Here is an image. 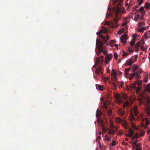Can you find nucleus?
Wrapping results in <instances>:
<instances>
[{
	"instance_id": "nucleus-1",
	"label": "nucleus",
	"mask_w": 150,
	"mask_h": 150,
	"mask_svg": "<svg viewBox=\"0 0 150 150\" xmlns=\"http://www.w3.org/2000/svg\"><path fill=\"white\" fill-rule=\"evenodd\" d=\"M115 12L117 14V16L115 18H113V20L114 22L112 21L111 23H109L108 21L105 22V25H109L110 27L112 28H117L118 25V15L119 13H125V9L123 8H120L117 7L115 10Z\"/></svg>"
},
{
	"instance_id": "nucleus-2",
	"label": "nucleus",
	"mask_w": 150,
	"mask_h": 150,
	"mask_svg": "<svg viewBox=\"0 0 150 150\" xmlns=\"http://www.w3.org/2000/svg\"><path fill=\"white\" fill-rule=\"evenodd\" d=\"M96 48L98 50L96 51V53L98 55H99L101 52H103L105 55L108 54L107 51L106 50H104L102 42L99 40L97 39L96 42Z\"/></svg>"
},
{
	"instance_id": "nucleus-3",
	"label": "nucleus",
	"mask_w": 150,
	"mask_h": 150,
	"mask_svg": "<svg viewBox=\"0 0 150 150\" xmlns=\"http://www.w3.org/2000/svg\"><path fill=\"white\" fill-rule=\"evenodd\" d=\"M138 99L139 100V105L140 106L143 103L144 105L147 106H148L150 104V97H149L143 96L140 98H139Z\"/></svg>"
},
{
	"instance_id": "nucleus-4",
	"label": "nucleus",
	"mask_w": 150,
	"mask_h": 150,
	"mask_svg": "<svg viewBox=\"0 0 150 150\" xmlns=\"http://www.w3.org/2000/svg\"><path fill=\"white\" fill-rule=\"evenodd\" d=\"M108 32L107 29L106 27H105L104 29L102 30L99 31L97 33V34L99 35V37L100 38L103 39V40L104 42H106L107 40H108L109 39V36L107 35L106 37H105L104 35H101L100 33L102 32H103L104 34H106Z\"/></svg>"
},
{
	"instance_id": "nucleus-5",
	"label": "nucleus",
	"mask_w": 150,
	"mask_h": 150,
	"mask_svg": "<svg viewBox=\"0 0 150 150\" xmlns=\"http://www.w3.org/2000/svg\"><path fill=\"white\" fill-rule=\"evenodd\" d=\"M97 122L98 123L99 126L102 128V132L105 133L107 130L108 129L105 127L103 121L101 119H97Z\"/></svg>"
},
{
	"instance_id": "nucleus-6",
	"label": "nucleus",
	"mask_w": 150,
	"mask_h": 150,
	"mask_svg": "<svg viewBox=\"0 0 150 150\" xmlns=\"http://www.w3.org/2000/svg\"><path fill=\"white\" fill-rule=\"evenodd\" d=\"M117 113L118 115L121 116H124L126 117V113L125 110L122 108H118L117 110Z\"/></svg>"
},
{
	"instance_id": "nucleus-7",
	"label": "nucleus",
	"mask_w": 150,
	"mask_h": 150,
	"mask_svg": "<svg viewBox=\"0 0 150 150\" xmlns=\"http://www.w3.org/2000/svg\"><path fill=\"white\" fill-rule=\"evenodd\" d=\"M113 94V96L115 97V98L116 99V102L118 104L121 103L122 102V100L121 95H120L118 93H114Z\"/></svg>"
},
{
	"instance_id": "nucleus-8",
	"label": "nucleus",
	"mask_w": 150,
	"mask_h": 150,
	"mask_svg": "<svg viewBox=\"0 0 150 150\" xmlns=\"http://www.w3.org/2000/svg\"><path fill=\"white\" fill-rule=\"evenodd\" d=\"M103 69L100 67H99L97 68L95 70V73L97 74L98 76H102L103 74Z\"/></svg>"
},
{
	"instance_id": "nucleus-9",
	"label": "nucleus",
	"mask_w": 150,
	"mask_h": 150,
	"mask_svg": "<svg viewBox=\"0 0 150 150\" xmlns=\"http://www.w3.org/2000/svg\"><path fill=\"white\" fill-rule=\"evenodd\" d=\"M112 57V54L111 53L107 55L105 57V62L106 64H107L108 61H110Z\"/></svg>"
},
{
	"instance_id": "nucleus-10",
	"label": "nucleus",
	"mask_w": 150,
	"mask_h": 150,
	"mask_svg": "<svg viewBox=\"0 0 150 150\" xmlns=\"http://www.w3.org/2000/svg\"><path fill=\"white\" fill-rule=\"evenodd\" d=\"M103 57L100 55V57H98L96 58L95 62L96 63H99L100 62L103 63Z\"/></svg>"
},
{
	"instance_id": "nucleus-11",
	"label": "nucleus",
	"mask_w": 150,
	"mask_h": 150,
	"mask_svg": "<svg viewBox=\"0 0 150 150\" xmlns=\"http://www.w3.org/2000/svg\"><path fill=\"white\" fill-rule=\"evenodd\" d=\"M140 11V14L143 16H144L146 12L144 10V8L143 6L141 7L140 8L137 10V12Z\"/></svg>"
},
{
	"instance_id": "nucleus-12",
	"label": "nucleus",
	"mask_w": 150,
	"mask_h": 150,
	"mask_svg": "<svg viewBox=\"0 0 150 150\" xmlns=\"http://www.w3.org/2000/svg\"><path fill=\"white\" fill-rule=\"evenodd\" d=\"M126 88L127 90H132L133 89L136 88V86L134 83L132 84L130 86H129L128 85H126Z\"/></svg>"
},
{
	"instance_id": "nucleus-13",
	"label": "nucleus",
	"mask_w": 150,
	"mask_h": 150,
	"mask_svg": "<svg viewBox=\"0 0 150 150\" xmlns=\"http://www.w3.org/2000/svg\"><path fill=\"white\" fill-rule=\"evenodd\" d=\"M127 35H124L121 36L120 38V40L122 43H123L124 44H125L127 42V41L124 40L127 38Z\"/></svg>"
},
{
	"instance_id": "nucleus-14",
	"label": "nucleus",
	"mask_w": 150,
	"mask_h": 150,
	"mask_svg": "<svg viewBox=\"0 0 150 150\" xmlns=\"http://www.w3.org/2000/svg\"><path fill=\"white\" fill-rule=\"evenodd\" d=\"M96 87L97 90L100 91H103L104 90V88L103 86L99 84H96Z\"/></svg>"
},
{
	"instance_id": "nucleus-15",
	"label": "nucleus",
	"mask_w": 150,
	"mask_h": 150,
	"mask_svg": "<svg viewBox=\"0 0 150 150\" xmlns=\"http://www.w3.org/2000/svg\"><path fill=\"white\" fill-rule=\"evenodd\" d=\"M131 113H133L135 116H137L138 113V112L136 108H134L131 110Z\"/></svg>"
},
{
	"instance_id": "nucleus-16",
	"label": "nucleus",
	"mask_w": 150,
	"mask_h": 150,
	"mask_svg": "<svg viewBox=\"0 0 150 150\" xmlns=\"http://www.w3.org/2000/svg\"><path fill=\"white\" fill-rule=\"evenodd\" d=\"M145 89L146 91L149 93H150V83L147 84L146 86Z\"/></svg>"
},
{
	"instance_id": "nucleus-17",
	"label": "nucleus",
	"mask_w": 150,
	"mask_h": 150,
	"mask_svg": "<svg viewBox=\"0 0 150 150\" xmlns=\"http://www.w3.org/2000/svg\"><path fill=\"white\" fill-rule=\"evenodd\" d=\"M134 132L131 128H129V137H131L133 136Z\"/></svg>"
},
{
	"instance_id": "nucleus-18",
	"label": "nucleus",
	"mask_w": 150,
	"mask_h": 150,
	"mask_svg": "<svg viewBox=\"0 0 150 150\" xmlns=\"http://www.w3.org/2000/svg\"><path fill=\"white\" fill-rule=\"evenodd\" d=\"M138 68V67L135 64H134L133 66H132V72L135 71Z\"/></svg>"
},
{
	"instance_id": "nucleus-19",
	"label": "nucleus",
	"mask_w": 150,
	"mask_h": 150,
	"mask_svg": "<svg viewBox=\"0 0 150 150\" xmlns=\"http://www.w3.org/2000/svg\"><path fill=\"white\" fill-rule=\"evenodd\" d=\"M136 75H137V72L132 73L131 74H130L129 76V78L130 80L133 79Z\"/></svg>"
},
{
	"instance_id": "nucleus-20",
	"label": "nucleus",
	"mask_w": 150,
	"mask_h": 150,
	"mask_svg": "<svg viewBox=\"0 0 150 150\" xmlns=\"http://www.w3.org/2000/svg\"><path fill=\"white\" fill-rule=\"evenodd\" d=\"M142 80H139L137 81H135L134 83L135 85L136 84H137L138 86H140L142 85Z\"/></svg>"
},
{
	"instance_id": "nucleus-21",
	"label": "nucleus",
	"mask_w": 150,
	"mask_h": 150,
	"mask_svg": "<svg viewBox=\"0 0 150 150\" xmlns=\"http://www.w3.org/2000/svg\"><path fill=\"white\" fill-rule=\"evenodd\" d=\"M117 83L118 86L120 88H122L124 84V82L123 81H122L120 82H117Z\"/></svg>"
},
{
	"instance_id": "nucleus-22",
	"label": "nucleus",
	"mask_w": 150,
	"mask_h": 150,
	"mask_svg": "<svg viewBox=\"0 0 150 150\" xmlns=\"http://www.w3.org/2000/svg\"><path fill=\"white\" fill-rule=\"evenodd\" d=\"M144 7L146 8L150 9V4L148 2H145Z\"/></svg>"
},
{
	"instance_id": "nucleus-23",
	"label": "nucleus",
	"mask_w": 150,
	"mask_h": 150,
	"mask_svg": "<svg viewBox=\"0 0 150 150\" xmlns=\"http://www.w3.org/2000/svg\"><path fill=\"white\" fill-rule=\"evenodd\" d=\"M135 41L134 39H132V40L129 42V44L132 47L134 45Z\"/></svg>"
},
{
	"instance_id": "nucleus-24",
	"label": "nucleus",
	"mask_w": 150,
	"mask_h": 150,
	"mask_svg": "<svg viewBox=\"0 0 150 150\" xmlns=\"http://www.w3.org/2000/svg\"><path fill=\"white\" fill-rule=\"evenodd\" d=\"M107 114L109 116H110L112 115V112L111 110L108 109L107 111Z\"/></svg>"
},
{
	"instance_id": "nucleus-25",
	"label": "nucleus",
	"mask_w": 150,
	"mask_h": 150,
	"mask_svg": "<svg viewBox=\"0 0 150 150\" xmlns=\"http://www.w3.org/2000/svg\"><path fill=\"white\" fill-rule=\"evenodd\" d=\"M115 133V132L114 130L112 129H111L108 132V134L109 135H110L111 134L112 135L114 134Z\"/></svg>"
},
{
	"instance_id": "nucleus-26",
	"label": "nucleus",
	"mask_w": 150,
	"mask_h": 150,
	"mask_svg": "<svg viewBox=\"0 0 150 150\" xmlns=\"http://www.w3.org/2000/svg\"><path fill=\"white\" fill-rule=\"evenodd\" d=\"M121 96H122V99H126L127 98V95L124 93H122L121 95Z\"/></svg>"
},
{
	"instance_id": "nucleus-27",
	"label": "nucleus",
	"mask_w": 150,
	"mask_h": 150,
	"mask_svg": "<svg viewBox=\"0 0 150 150\" xmlns=\"http://www.w3.org/2000/svg\"><path fill=\"white\" fill-rule=\"evenodd\" d=\"M133 62L132 60L127 61L126 62V64L127 65H132Z\"/></svg>"
},
{
	"instance_id": "nucleus-28",
	"label": "nucleus",
	"mask_w": 150,
	"mask_h": 150,
	"mask_svg": "<svg viewBox=\"0 0 150 150\" xmlns=\"http://www.w3.org/2000/svg\"><path fill=\"white\" fill-rule=\"evenodd\" d=\"M129 103L128 102L125 101L123 105V108H125L126 107L129 105Z\"/></svg>"
},
{
	"instance_id": "nucleus-29",
	"label": "nucleus",
	"mask_w": 150,
	"mask_h": 150,
	"mask_svg": "<svg viewBox=\"0 0 150 150\" xmlns=\"http://www.w3.org/2000/svg\"><path fill=\"white\" fill-rule=\"evenodd\" d=\"M111 78L113 81H117V78L116 75L112 76Z\"/></svg>"
},
{
	"instance_id": "nucleus-30",
	"label": "nucleus",
	"mask_w": 150,
	"mask_h": 150,
	"mask_svg": "<svg viewBox=\"0 0 150 150\" xmlns=\"http://www.w3.org/2000/svg\"><path fill=\"white\" fill-rule=\"evenodd\" d=\"M136 147H137L136 150H141L142 149V147L141 145L138 144L137 145H136Z\"/></svg>"
},
{
	"instance_id": "nucleus-31",
	"label": "nucleus",
	"mask_w": 150,
	"mask_h": 150,
	"mask_svg": "<svg viewBox=\"0 0 150 150\" xmlns=\"http://www.w3.org/2000/svg\"><path fill=\"white\" fill-rule=\"evenodd\" d=\"M115 120L117 123H120L122 121V119L120 117L115 118Z\"/></svg>"
},
{
	"instance_id": "nucleus-32",
	"label": "nucleus",
	"mask_w": 150,
	"mask_h": 150,
	"mask_svg": "<svg viewBox=\"0 0 150 150\" xmlns=\"http://www.w3.org/2000/svg\"><path fill=\"white\" fill-rule=\"evenodd\" d=\"M146 29V28L145 27H142L139 30V31L140 32H143L144 30Z\"/></svg>"
},
{
	"instance_id": "nucleus-33",
	"label": "nucleus",
	"mask_w": 150,
	"mask_h": 150,
	"mask_svg": "<svg viewBox=\"0 0 150 150\" xmlns=\"http://www.w3.org/2000/svg\"><path fill=\"white\" fill-rule=\"evenodd\" d=\"M140 43L139 42H138L136 44H135L134 46V48L135 49L139 48V47Z\"/></svg>"
},
{
	"instance_id": "nucleus-34",
	"label": "nucleus",
	"mask_w": 150,
	"mask_h": 150,
	"mask_svg": "<svg viewBox=\"0 0 150 150\" xmlns=\"http://www.w3.org/2000/svg\"><path fill=\"white\" fill-rule=\"evenodd\" d=\"M139 16L140 15L139 14L135 16L134 18V20L135 21H137L138 19L139 18Z\"/></svg>"
},
{
	"instance_id": "nucleus-35",
	"label": "nucleus",
	"mask_w": 150,
	"mask_h": 150,
	"mask_svg": "<svg viewBox=\"0 0 150 150\" xmlns=\"http://www.w3.org/2000/svg\"><path fill=\"white\" fill-rule=\"evenodd\" d=\"M114 42V40H112L111 41V42L109 43L108 45H110V46L112 47L115 45Z\"/></svg>"
},
{
	"instance_id": "nucleus-36",
	"label": "nucleus",
	"mask_w": 150,
	"mask_h": 150,
	"mask_svg": "<svg viewBox=\"0 0 150 150\" xmlns=\"http://www.w3.org/2000/svg\"><path fill=\"white\" fill-rule=\"evenodd\" d=\"M131 68L129 67L128 68L125 69V74L127 75H128L129 74L128 72L130 70Z\"/></svg>"
},
{
	"instance_id": "nucleus-37",
	"label": "nucleus",
	"mask_w": 150,
	"mask_h": 150,
	"mask_svg": "<svg viewBox=\"0 0 150 150\" xmlns=\"http://www.w3.org/2000/svg\"><path fill=\"white\" fill-rule=\"evenodd\" d=\"M141 88L140 87H137V88L136 87V88L134 89H136V93H138L140 92L141 90Z\"/></svg>"
},
{
	"instance_id": "nucleus-38",
	"label": "nucleus",
	"mask_w": 150,
	"mask_h": 150,
	"mask_svg": "<svg viewBox=\"0 0 150 150\" xmlns=\"http://www.w3.org/2000/svg\"><path fill=\"white\" fill-rule=\"evenodd\" d=\"M116 75V73L115 71V70L114 69H112V72H111V75L112 76H115Z\"/></svg>"
},
{
	"instance_id": "nucleus-39",
	"label": "nucleus",
	"mask_w": 150,
	"mask_h": 150,
	"mask_svg": "<svg viewBox=\"0 0 150 150\" xmlns=\"http://www.w3.org/2000/svg\"><path fill=\"white\" fill-rule=\"evenodd\" d=\"M131 125H132V127L134 128V129H135L136 130H137L138 129V128L133 123H132L131 124Z\"/></svg>"
},
{
	"instance_id": "nucleus-40",
	"label": "nucleus",
	"mask_w": 150,
	"mask_h": 150,
	"mask_svg": "<svg viewBox=\"0 0 150 150\" xmlns=\"http://www.w3.org/2000/svg\"><path fill=\"white\" fill-rule=\"evenodd\" d=\"M146 47L145 46H142L141 47V49L142 51H145L146 50Z\"/></svg>"
},
{
	"instance_id": "nucleus-41",
	"label": "nucleus",
	"mask_w": 150,
	"mask_h": 150,
	"mask_svg": "<svg viewBox=\"0 0 150 150\" xmlns=\"http://www.w3.org/2000/svg\"><path fill=\"white\" fill-rule=\"evenodd\" d=\"M144 25V23L143 22H140L138 23L139 26L141 27L142 26Z\"/></svg>"
},
{
	"instance_id": "nucleus-42",
	"label": "nucleus",
	"mask_w": 150,
	"mask_h": 150,
	"mask_svg": "<svg viewBox=\"0 0 150 150\" xmlns=\"http://www.w3.org/2000/svg\"><path fill=\"white\" fill-rule=\"evenodd\" d=\"M142 72V69H141L138 68L137 69V72L139 74L141 73Z\"/></svg>"
},
{
	"instance_id": "nucleus-43",
	"label": "nucleus",
	"mask_w": 150,
	"mask_h": 150,
	"mask_svg": "<svg viewBox=\"0 0 150 150\" xmlns=\"http://www.w3.org/2000/svg\"><path fill=\"white\" fill-rule=\"evenodd\" d=\"M128 50L130 52H132L134 51V50L132 49L130 47H128Z\"/></svg>"
},
{
	"instance_id": "nucleus-44",
	"label": "nucleus",
	"mask_w": 150,
	"mask_h": 150,
	"mask_svg": "<svg viewBox=\"0 0 150 150\" xmlns=\"http://www.w3.org/2000/svg\"><path fill=\"white\" fill-rule=\"evenodd\" d=\"M123 126H124L125 128L127 129L128 127V126L127 124L125 122L124 123Z\"/></svg>"
},
{
	"instance_id": "nucleus-45",
	"label": "nucleus",
	"mask_w": 150,
	"mask_h": 150,
	"mask_svg": "<svg viewBox=\"0 0 150 150\" xmlns=\"http://www.w3.org/2000/svg\"><path fill=\"white\" fill-rule=\"evenodd\" d=\"M114 58L115 59H117L118 58V54L117 53H115L114 55Z\"/></svg>"
},
{
	"instance_id": "nucleus-46",
	"label": "nucleus",
	"mask_w": 150,
	"mask_h": 150,
	"mask_svg": "<svg viewBox=\"0 0 150 150\" xmlns=\"http://www.w3.org/2000/svg\"><path fill=\"white\" fill-rule=\"evenodd\" d=\"M105 137H106V140L108 141H109L110 140L111 138L110 137H109L108 136H106Z\"/></svg>"
},
{
	"instance_id": "nucleus-47",
	"label": "nucleus",
	"mask_w": 150,
	"mask_h": 150,
	"mask_svg": "<svg viewBox=\"0 0 150 150\" xmlns=\"http://www.w3.org/2000/svg\"><path fill=\"white\" fill-rule=\"evenodd\" d=\"M103 106L104 108H107L108 107V105L107 103L105 102L103 103Z\"/></svg>"
},
{
	"instance_id": "nucleus-48",
	"label": "nucleus",
	"mask_w": 150,
	"mask_h": 150,
	"mask_svg": "<svg viewBox=\"0 0 150 150\" xmlns=\"http://www.w3.org/2000/svg\"><path fill=\"white\" fill-rule=\"evenodd\" d=\"M115 2L121 4L122 2V0H115Z\"/></svg>"
},
{
	"instance_id": "nucleus-49",
	"label": "nucleus",
	"mask_w": 150,
	"mask_h": 150,
	"mask_svg": "<svg viewBox=\"0 0 150 150\" xmlns=\"http://www.w3.org/2000/svg\"><path fill=\"white\" fill-rule=\"evenodd\" d=\"M138 2V4L139 5H141L143 2V0H140Z\"/></svg>"
},
{
	"instance_id": "nucleus-50",
	"label": "nucleus",
	"mask_w": 150,
	"mask_h": 150,
	"mask_svg": "<svg viewBox=\"0 0 150 150\" xmlns=\"http://www.w3.org/2000/svg\"><path fill=\"white\" fill-rule=\"evenodd\" d=\"M101 115V112L99 111V112H98L96 115V116L100 117Z\"/></svg>"
},
{
	"instance_id": "nucleus-51",
	"label": "nucleus",
	"mask_w": 150,
	"mask_h": 150,
	"mask_svg": "<svg viewBox=\"0 0 150 150\" xmlns=\"http://www.w3.org/2000/svg\"><path fill=\"white\" fill-rule=\"evenodd\" d=\"M111 144L112 146H115L116 144V143H115V141H113L112 142V144Z\"/></svg>"
},
{
	"instance_id": "nucleus-52",
	"label": "nucleus",
	"mask_w": 150,
	"mask_h": 150,
	"mask_svg": "<svg viewBox=\"0 0 150 150\" xmlns=\"http://www.w3.org/2000/svg\"><path fill=\"white\" fill-rule=\"evenodd\" d=\"M137 36V35L134 34L132 36V37L133 38L132 39H134L135 40H136V37Z\"/></svg>"
},
{
	"instance_id": "nucleus-53",
	"label": "nucleus",
	"mask_w": 150,
	"mask_h": 150,
	"mask_svg": "<svg viewBox=\"0 0 150 150\" xmlns=\"http://www.w3.org/2000/svg\"><path fill=\"white\" fill-rule=\"evenodd\" d=\"M134 136L136 138H137L138 137V134L137 133H136Z\"/></svg>"
},
{
	"instance_id": "nucleus-54",
	"label": "nucleus",
	"mask_w": 150,
	"mask_h": 150,
	"mask_svg": "<svg viewBox=\"0 0 150 150\" xmlns=\"http://www.w3.org/2000/svg\"><path fill=\"white\" fill-rule=\"evenodd\" d=\"M127 21H125L122 23L123 26H125L127 25Z\"/></svg>"
},
{
	"instance_id": "nucleus-55",
	"label": "nucleus",
	"mask_w": 150,
	"mask_h": 150,
	"mask_svg": "<svg viewBox=\"0 0 150 150\" xmlns=\"http://www.w3.org/2000/svg\"><path fill=\"white\" fill-rule=\"evenodd\" d=\"M112 86L115 88H116L117 87L116 84L114 82H112Z\"/></svg>"
},
{
	"instance_id": "nucleus-56",
	"label": "nucleus",
	"mask_w": 150,
	"mask_h": 150,
	"mask_svg": "<svg viewBox=\"0 0 150 150\" xmlns=\"http://www.w3.org/2000/svg\"><path fill=\"white\" fill-rule=\"evenodd\" d=\"M129 54V53H124L123 56H127Z\"/></svg>"
},
{
	"instance_id": "nucleus-57",
	"label": "nucleus",
	"mask_w": 150,
	"mask_h": 150,
	"mask_svg": "<svg viewBox=\"0 0 150 150\" xmlns=\"http://www.w3.org/2000/svg\"><path fill=\"white\" fill-rule=\"evenodd\" d=\"M135 76H136V79H137L140 77V76L138 74V73L137 72V75H136Z\"/></svg>"
},
{
	"instance_id": "nucleus-58",
	"label": "nucleus",
	"mask_w": 150,
	"mask_h": 150,
	"mask_svg": "<svg viewBox=\"0 0 150 150\" xmlns=\"http://www.w3.org/2000/svg\"><path fill=\"white\" fill-rule=\"evenodd\" d=\"M148 79L147 78H145V79H144V82H147Z\"/></svg>"
},
{
	"instance_id": "nucleus-59",
	"label": "nucleus",
	"mask_w": 150,
	"mask_h": 150,
	"mask_svg": "<svg viewBox=\"0 0 150 150\" xmlns=\"http://www.w3.org/2000/svg\"><path fill=\"white\" fill-rule=\"evenodd\" d=\"M115 46L116 48L117 49H118V45L117 44H116L114 45Z\"/></svg>"
},
{
	"instance_id": "nucleus-60",
	"label": "nucleus",
	"mask_w": 150,
	"mask_h": 150,
	"mask_svg": "<svg viewBox=\"0 0 150 150\" xmlns=\"http://www.w3.org/2000/svg\"><path fill=\"white\" fill-rule=\"evenodd\" d=\"M123 30L122 29H121L119 31L118 33H121V32H123Z\"/></svg>"
},
{
	"instance_id": "nucleus-61",
	"label": "nucleus",
	"mask_w": 150,
	"mask_h": 150,
	"mask_svg": "<svg viewBox=\"0 0 150 150\" xmlns=\"http://www.w3.org/2000/svg\"><path fill=\"white\" fill-rule=\"evenodd\" d=\"M122 144L123 145H127V144L126 142H122Z\"/></svg>"
},
{
	"instance_id": "nucleus-62",
	"label": "nucleus",
	"mask_w": 150,
	"mask_h": 150,
	"mask_svg": "<svg viewBox=\"0 0 150 150\" xmlns=\"http://www.w3.org/2000/svg\"><path fill=\"white\" fill-rule=\"evenodd\" d=\"M137 142V141H136V142H132V144L134 145H136V144H137V143H136V142Z\"/></svg>"
},
{
	"instance_id": "nucleus-63",
	"label": "nucleus",
	"mask_w": 150,
	"mask_h": 150,
	"mask_svg": "<svg viewBox=\"0 0 150 150\" xmlns=\"http://www.w3.org/2000/svg\"><path fill=\"white\" fill-rule=\"evenodd\" d=\"M110 127L111 128H113V127H114L113 124L111 125H110Z\"/></svg>"
},
{
	"instance_id": "nucleus-64",
	"label": "nucleus",
	"mask_w": 150,
	"mask_h": 150,
	"mask_svg": "<svg viewBox=\"0 0 150 150\" xmlns=\"http://www.w3.org/2000/svg\"><path fill=\"white\" fill-rule=\"evenodd\" d=\"M99 148H100V149H101V143H100V142H99Z\"/></svg>"
}]
</instances>
